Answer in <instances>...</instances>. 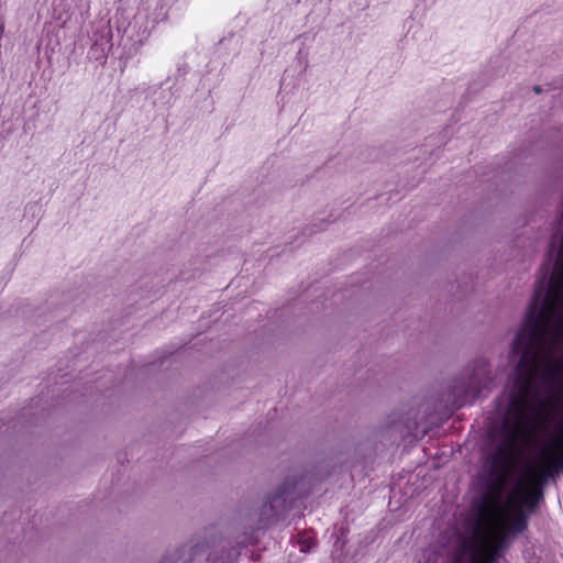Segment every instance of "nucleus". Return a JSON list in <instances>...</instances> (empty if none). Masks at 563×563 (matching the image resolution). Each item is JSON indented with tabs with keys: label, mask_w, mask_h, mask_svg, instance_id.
Wrapping results in <instances>:
<instances>
[{
	"label": "nucleus",
	"mask_w": 563,
	"mask_h": 563,
	"mask_svg": "<svg viewBox=\"0 0 563 563\" xmlns=\"http://www.w3.org/2000/svg\"><path fill=\"white\" fill-rule=\"evenodd\" d=\"M166 18L165 0H139L135 8L120 2L113 18L100 15L90 23L87 58L98 65L107 63L114 45L113 25L123 55L126 58L135 56L146 45L156 25Z\"/></svg>",
	"instance_id": "f257e3e1"
},
{
	"label": "nucleus",
	"mask_w": 563,
	"mask_h": 563,
	"mask_svg": "<svg viewBox=\"0 0 563 563\" xmlns=\"http://www.w3.org/2000/svg\"><path fill=\"white\" fill-rule=\"evenodd\" d=\"M493 380L488 362L483 357L474 360L452 386L454 404L457 407L472 404L484 391L489 390Z\"/></svg>",
	"instance_id": "f03ea898"
},
{
	"label": "nucleus",
	"mask_w": 563,
	"mask_h": 563,
	"mask_svg": "<svg viewBox=\"0 0 563 563\" xmlns=\"http://www.w3.org/2000/svg\"><path fill=\"white\" fill-rule=\"evenodd\" d=\"M503 553L494 547L487 555H484L478 547L463 540L453 552L449 563H497Z\"/></svg>",
	"instance_id": "7ed1b4c3"
},
{
	"label": "nucleus",
	"mask_w": 563,
	"mask_h": 563,
	"mask_svg": "<svg viewBox=\"0 0 563 563\" xmlns=\"http://www.w3.org/2000/svg\"><path fill=\"white\" fill-rule=\"evenodd\" d=\"M554 444L558 446H562V450L555 455L549 463L545 468V477L553 478L559 475L563 471V438L561 435H556L554 438Z\"/></svg>",
	"instance_id": "20e7f679"
},
{
	"label": "nucleus",
	"mask_w": 563,
	"mask_h": 563,
	"mask_svg": "<svg viewBox=\"0 0 563 563\" xmlns=\"http://www.w3.org/2000/svg\"><path fill=\"white\" fill-rule=\"evenodd\" d=\"M528 520L529 516L525 512V510L519 509L514 514L511 521L506 526L504 530L515 537L527 530Z\"/></svg>",
	"instance_id": "39448f33"
},
{
	"label": "nucleus",
	"mask_w": 563,
	"mask_h": 563,
	"mask_svg": "<svg viewBox=\"0 0 563 563\" xmlns=\"http://www.w3.org/2000/svg\"><path fill=\"white\" fill-rule=\"evenodd\" d=\"M187 547L184 545L181 548H178L174 550L170 553H167L165 558L163 559L162 563H188L192 556H196L199 552L198 547L191 548V555L189 558H186Z\"/></svg>",
	"instance_id": "423d86ee"
},
{
	"label": "nucleus",
	"mask_w": 563,
	"mask_h": 563,
	"mask_svg": "<svg viewBox=\"0 0 563 563\" xmlns=\"http://www.w3.org/2000/svg\"><path fill=\"white\" fill-rule=\"evenodd\" d=\"M291 488H290V484L287 481H285L277 489V492L275 493V495L269 499V506L272 509L276 508V507H279V506H284V504L288 500V499H291Z\"/></svg>",
	"instance_id": "0eeeda50"
},
{
	"label": "nucleus",
	"mask_w": 563,
	"mask_h": 563,
	"mask_svg": "<svg viewBox=\"0 0 563 563\" xmlns=\"http://www.w3.org/2000/svg\"><path fill=\"white\" fill-rule=\"evenodd\" d=\"M173 99V92L170 89H162L159 97L153 101L154 107H167L170 104Z\"/></svg>",
	"instance_id": "6e6552de"
},
{
	"label": "nucleus",
	"mask_w": 563,
	"mask_h": 563,
	"mask_svg": "<svg viewBox=\"0 0 563 563\" xmlns=\"http://www.w3.org/2000/svg\"><path fill=\"white\" fill-rule=\"evenodd\" d=\"M512 538L514 536L504 530L503 533L498 537L495 548L504 552L510 545Z\"/></svg>",
	"instance_id": "1a4fd4ad"
},
{
	"label": "nucleus",
	"mask_w": 563,
	"mask_h": 563,
	"mask_svg": "<svg viewBox=\"0 0 563 563\" xmlns=\"http://www.w3.org/2000/svg\"><path fill=\"white\" fill-rule=\"evenodd\" d=\"M311 541H305V543L301 545V551H308L310 548Z\"/></svg>",
	"instance_id": "9d476101"
},
{
	"label": "nucleus",
	"mask_w": 563,
	"mask_h": 563,
	"mask_svg": "<svg viewBox=\"0 0 563 563\" xmlns=\"http://www.w3.org/2000/svg\"><path fill=\"white\" fill-rule=\"evenodd\" d=\"M533 91H534L536 93H541V91H542L541 86H534V87H533Z\"/></svg>",
	"instance_id": "9b49d317"
},
{
	"label": "nucleus",
	"mask_w": 563,
	"mask_h": 563,
	"mask_svg": "<svg viewBox=\"0 0 563 563\" xmlns=\"http://www.w3.org/2000/svg\"><path fill=\"white\" fill-rule=\"evenodd\" d=\"M208 562L209 563H216L214 560L210 555L208 556Z\"/></svg>",
	"instance_id": "f8f14e48"
},
{
	"label": "nucleus",
	"mask_w": 563,
	"mask_h": 563,
	"mask_svg": "<svg viewBox=\"0 0 563 563\" xmlns=\"http://www.w3.org/2000/svg\"><path fill=\"white\" fill-rule=\"evenodd\" d=\"M529 507L531 508V510L534 508V501H531L529 503Z\"/></svg>",
	"instance_id": "ddd939ff"
},
{
	"label": "nucleus",
	"mask_w": 563,
	"mask_h": 563,
	"mask_svg": "<svg viewBox=\"0 0 563 563\" xmlns=\"http://www.w3.org/2000/svg\"><path fill=\"white\" fill-rule=\"evenodd\" d=\"M3 32V25L0 26V35L2 34Z\"/></svg>",
	"instance_id": "4468645a"
}]
</instances>
